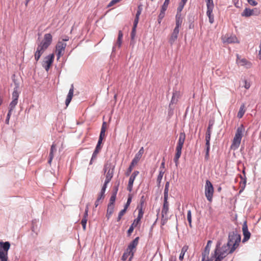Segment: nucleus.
Masks as SVG:
<instances>
[{
	"mask_svg": "<svg viewBox=\"0 0 261 261\" xmlns=\"http://www.w3.org/2000/svg\"><path fill=\"white\" fill-rule=\"evenodd\" d=\"M139 240V237H136L134 240H133L128 245L126 251H133V249H135L136 246L138 245Z\"/></svg>",
	"mask_w": 261,
	"mask_h": 261,
	"instance_id": "nucleus-15",
	"label": "nucleus"
},
{
	"mask_svg": "<svg viewBox=\"0 0 261 261\" xmlns=\"http://www.w3.org/2000/svg\"><path fill=\"white\" fill-rule=\"evenodd\" d=\"M242 173H243V175H241V174L240 175V177L242 181H243L244 186H243V187H242V190H241L240 191V192L244 189V188L246 186V181H247V178L246 177V173H245V168H244V169L242 171Z\"/></svg>",
	"mask_w": 261,
	"mask_h": 261,
	"instance_id": "nucleus-28",
	"label": "nucleus"
},
{
	"mask_svg": "<svg viewBox=\"0 0 261 261\" xmlns=\"http://www.w3.org/2000/svg\"><path fill=\"white\" fill-rule=\"evenodd\" d=\"M115 165H113V164L109 161H107L103 167V171L105 174L107 171H114Z\"/></svg>",
	"mask_w": 261,
	"mask_h": 261,
	"instance_id": "nucleus-20",
	"label": "nucleus"
},
{
	"mask_svg": "<svg viewBox=\"0 0 261 261\" xmlns=\"http://www.w3.org/2000/svg\"><path fill=\"white\" fill-rule=\"evenodd\" d=\"M225 42H227L228 43H233L238 42V38L234 35L230 36L227 38L226 40L224 41Z\"/></svg>",
	"mask_w": 261,
	"mask_h": 261,
	"instance_id": "nucleus-29",
	"label": "nucleus"
},
{
	"mask_svg": "<svg viewBox=\"0 0 261 261\" xmlns=\"http://www.w3.org/2000/svg\"><path fill=\"white\" fill-rule=\"evenodd\" d=\"M170 3V0H165L164 4L162 6L161 9L163 10V11H166L168 5Z\"/></svg>",
	"mask_w": 261,
	"mask_h": 261,
	"instance_id": "nucleus-44",
	"label": "nucleus"
},
{
	"mask_svg": "<svg viewBox=\"0 0 261 261\" xmlns=\"http://www.w3.org/2000/svg\"><path fill=\"white\" fill-rule=\"evenodd\" d=\"M114 171H107L106 173V177L105 181L110 182L113 178Z\"/></svg>",
	"mask_w": 261,
	"mask_h": 261,
	"instance_id": "nucleus-33",
	"label": "nucleus"
},
{
	"mask_svg": "<svg viewBox=\"0 0 261 261\" xmlns=\"http://www.w3.org/2000/svg\"><path fill=\"white\" fill-rule=\"evenodd\" d=\"M187 220L189 222V226L192 228V214H191V211L189 210L187 213Z\"/></svg>",
	"mask_w": 261,
	"mask_h": 261,
	"instance_id": "nucleus-39",
	"label": "nucleus"
},
{
	"mask_svg": "<svg viewBox=\"0 0 261 261\" xmlns=\"http://www.w3.org/2000/svg\"><path fill=\"white\" fill-rule=\"evenodd\" d=\"M214 257H211V258H210L208 257H205V256H202V259H201V261H212L213 258H214Z\"/></svg>",
	"mask_w": 261,
	"mask_h": 261,
	"instance_id": "nucleus-63",
	"label": "nucleus"
},
{
	"mask_svg": "<svg viewBox=\"0 0 261 261\" xmlns=\"http://www.w3.org/2000/svg\"><path fill=\"white\" fill-rule=\"evenodd\" d=\"M214 187L212 182L207 179L205 185V195L209 202H212L214 194Z\"/></svg>",
	"mask_w": 261,
	"mask_h": 261,
	"instance_id": "nucleus-6",
	"label": "nucleus"
},
{
	"mask_svg": "<svg viewBox=\"0 0 261 261\" xmlns=\"http://www.w3.org/2000/svg\"><path fill=\"white\" fill-rule=\"evenodd\" d=\"M56 144L54 143L51 146L49 154L54 155V152L56 151Z\"/></svg>",
	"mask_w": 261,
	"mask_h": 261,
	"instance_id": "nucleus-51",
	"label": "nucleus"
},
{
	"mask_svg": "<svg viewBox=\"0 0 261 261\" xmlns=\"http://www.w3.org/2000/svg\"><path fill=\"white\" fill-rule=\"evenodd\" d=\"M118 188H119V184H118L117 185L114 186L113 188L112 194H114L115 195H117V192L118 191Z\"/></svg>",
	"mask_w": 261,
	"mask_h": 261,
	"instance_id": "nucleus-53",
	"label": "nucleus"
},
{
	"mask_svg": "<svg viewBox=\"0 0 261 261\" xmlns=\"http://www.w3.org/2000/svg\"><path fill=\"white\" fill-rule=\"evenodd\" d=\"M221 242L217 243L214 253L212 254V257L215 258V261H222V260L229 254L232 253L234 251H232V245L227 242L220 247Z\"/></svg>",
	"mask_w": 261,
	"mask_h": 261,
	"instance_id": "nucleus-1",
	"label": "nucleus"
},
{
	"mask_svg": "<svg viewBox=\"0 0 261 261\" xmlns=\"http://www.w3.org/2000/svg\"><path fill=\"white\" fill-rule=\"evenodd\" d=\"M45 50V49L38 45L36 51L34 54L35 59L36 61H38L39 60L41 56L43 54Z\"/></svg>",
	"mask_w": 261,
	"mask_h": 261,
	"instance_id": "nucleus-18",
	"label": "nucleus"
},
{
	"mask_svg": "<svg viewBox=\"0 0 261 261\" xmlns=\"http://www.w3.org/2000/svg\"><path fill=\"white\" fill-rule=\"evenodd\" d=\"M138 224L139 223H136V222L134 220L133 223L131 224L129 228L127 230V234L128 237H129L131 235L132 233L133 232V231L134 229V227H137Z\"/></svg>",
	"mask_w": 261,
	"mask_h": 261,
	"instance_id": "nucleus-30",
	"label": "nucleus"
},
{
	"mask_svg": "<svg viewBox=\"0 0 261 261\" xmlns=\"http://www.w3.org/2000/svg\"><path fill=\"white\" fill-rule=\"evenodd\" d=\"M137 208L139 210L138 215L137 218L135 219V220L136 222V223H139L141 219L143 217L144 212L143 211V207H140L139 206H138Z\"/></svg>",
	"mask_w": 261,
	"mask_h": 261,
	"instance_id": "nucleus-25",
	"label": "nucleus"
},
{
	"mask_svg": "<svg viewBox=\"0 0 261 261\" xmlns=\"http://www.w3.org/2000/svg\"><path fill=\"white\" fill-rule=\"evenodd\" d=\"M137 25L138 23H133V27L130 33V37L132 39H134L135 38Z\"/></svg>",
	"mask_w": 261,
	"mask_h": 261,
	"instance_id": "nucleus-37",
	"label": "nucleus"
},
{
	"mask_svg": "<svg viewBox=\"0 0 261 261\" xmlns=\"http://www.w3.org/2000/svg\"><path fill=\"white\" fill-rule=\"evenodd\" d=\"M18 103V100L12 99V101L9 104V110L10 111H13V109L15 108L16 106Z\"/></svg>",
	"mask_w": 261,
	"mask_h": 261,
	"instance_id": "nucleus-34",
	"label": "nucleus"
},
{
	"mask_svg": "<svg viewBox=\"0 0 261 261\" xmlns=\"http://www.w3.org/2000/svg\"><path fill=\"white\" fill-rule=\"evenodd\" d=\"M188 249V246H187L186 245H185L182 248V249L181 250L180 253L179 254V259L180 260H182V259H184V255L185 254V253L187 252Z\"/></svg>",
	"mask_w": 261,
	"mask_h": 261,
	"instance_id": "nucleus-32",
	"label": "nucleus"
},
{
	"mask_svg": "<svg viewBox=\"0 0 261 261\" xmlns=\"http://www.w3.org/2000/svg\"><path fill=\"white\" fill-rule=\"evenodd\" d=\"M87 222V219H85V218H83L82 219L81 224L82 225L84 230H85L86 229Z\"/></svg>",
	"mask_w": 261,
	"mask_h": 261,
	"instance_id": "nucleus-54",
	"label": "nucleus"
},
{
	"mask_svg": "<svg viewBox=\"0 0 261 261\" xmlns=\"http://www.w3.org/2000/svg\"><path fill=\"white\" fill-rule=\"evenodd\" d=\"M39 220H34L32 221V227H31V229H32V231H33L34 232H36V230H37V225H36V223L37 222H38Z\"/></svg>",
	"mask_w": 261,
	"mask_h": 261,
	"instance_id": "nucleus-46",
	"label": "nucleus"
},
{
	"mask_svg": "<svg viewBox=\"0 0 261 261\" xmlns=\"http://www.w3.org/2000/svg\"><path fill=\"white\" fill-rule=\"evenodd\" d=\"M185 139H186L185 133L184 132H180L179 133V139H178V142H177V144L183 146L184 144L185 141Z\"/></svg>",
	"mask_w": 261,
	"mask_h": 261,
	"instance_id": "nucleus-24",
	"label": "nucleus"
},
{
	"mask_svg": "<svg viewBox=\"0 0 261 261\" xmlns=\"http://www.w3.org/2000/svg\"><path fill=\"white\" fill-rule=\"evenodd\" d=\"M55 56L53 54H51L46 56L43 60L42 65L46 71H48L50 66L54 62Z\"/></svg>",
	"mask_w": 261,
	"mask_h": 261,
	"instance_id": "nucleus-8",
	"label": "nucleus"
},
{
	"mask_svg": "<svg viewBox=\"0 0 261 261\" xmlns=\"http://www.w3.org/2000/svg\"><path fill=\"white\" fill-rule=\"evenodd\" d=\"M132 196L131 195L129 194L128 198H127V202L124 205V206L123 208L124 209H125L127 211L128 207L129 206V205L132 202Z\"/></svg>",
	"mask_w": 261,
	"mask_h": 261,
	"instance_id": "nucleus-41",
	"label": "nucleus"
},
{
	"mask_svg": "<svg viewBox=\"0 0 261 261\" xmlns=\"http://www.w3.org/2000/svg\"><path fill=\"white\" fill-rule=\"evenodd\" d=\"M137 208L139 210L138 215L137 218L135 219V220L136 222V223H139L141 219L143 217L144 212L143 211V207H140L139 206H138Z\"/></svg>",
	"mask_w": 261,
	"mask_h": 261,
	"instance_id": "nucleus-26",
	"label": "nucleus"
},
{
	"mask_svg": "<svg viewBox=\"0 0 261 261\" xmlns=\"http://www.w3.org/2000/svg\"><path fill=\"white\" fill-rule=\"evenodd\" d=\"M10 246L9 241H0V261H8V251Z\"/></svg>",
	"mask_w": 261,
	"mask_h": 261,
	"instance_id": "nucleus-4",
	"label": "nucleus"
},
{
	"mask_svg": "<svg viewBox=\"0 0 261 261\" xmlns=\"http://www.w3.org/2000/svg\"><path fill=\"white\" fill-rule=\"evenodd\" d=\"M170 186L169 181H167L165 184V189L164 191V196H168L169 188Z\"/></svg>",
	"mask_w": 261,
	"mask_h": 261,
	"instance_id": "nucleus-40",
	"label": "nucleus"
},
{
	"mask_svg": "<svg viewBox=\"0 0 261 261\" xmlns=\"http://www.w3.org/2000/svg\"><path fill=\"white\" fill-rule=\"evenodd\" d=\"M247 2L252 6H256L257 5V2L255 0H247Z\"/></svg>",
	"mask_w": 261,
	"mask_h": 261,
	"instance_id": "nucleus-60",
	"label": "nucleus"
},
{
	"mask_svg": "<svg viewBox=\"0 0 261 261\" xmlns=\"http://www.w3.org/2000/svg\"><path fill=\"white\" fill-rule=\"evenodd\" d=\"M245 104L242 103L240 106L239 111L237 114V117L239 119L242 118L243 117V116H244V115L246 112V110L245 109Z\"/></svg>",
	"mask_w": 261,
	"mask_h": 261,
	"instance_id": "nucleus-27",
	"label": "nucleus"
},
{
	"mask_svg": "<svg viewBox=\"0 0 261 261\" xmlns=\"http://www.w3.org/2000/svg\"><path fill=\"white\" fill-rule=\"evenodd\" d=\"M168 196H164L163 205L162 210V217L164 218L169 211V203L168 201Z\"/></svg>",
	"mask_w": 261,
	"mask_h": 261,
	"instance_id": "nucleus-11",
	"label": "nucleus"
},
{
	"mask_svg": "<svg viewBox=\"0 0 261 261\" xmlns=\"http://www.w3.org/2000/svg\"><path fill=\"white\" fill-rule=\"evenodd\" d=\"M139 172L138 171H135L130 175L129 178L128 186L127 188V190L129 191V192H131L132 191L134 180L136 176L139 174Z\"/></svg>",
	"mask_w": 261,
	"mask_h": 261,
	"instance_id": "nucleus-10",
	"label": "nucleus"
},
{
	"mask_svg": "<svg viewBox=\"0 0 261 261\" xmlns=\"http://www.w3.org/2000/svg\"><path fill=\"white\" fill-rule=\"evenodd\" d=\"M165 12L166 11H163V10L161 9L160 13L158 16V17H159L160 19H163L165 17Z\"/></svg>",
	"mask_w": 261,
	"mask_h": 261,
	"instance_id": "nucleus-59",
	"label": "nucleus"
},
{
	"mask_svg": "<svg viewBox=\"0 0 261 261\" xmlns=\"http://www.w3.org/2000/svg\"><path fill=\"white\" fill-rule=\"evenodd\" d=\"M114 206L108 205L106 217L109 220L114 212Z\"/></svg>",
	"mask_w": 261,
	"mask_h": 261,
	"instance_id": "nucleus-31",
	"label": "nucleus"
},
{
	"mask_svg": "<svg viewBox=\"0 0 261 261\" xmlns=\"http://www.w3.org/2000/svg\"><path fill=\"white\" fill-rule=\"evenodd\" d=\"M172 96L178 99L180 96V91L174 89L172 93Z\"/></svg>",
	"mask_w": 261,
	"mask_h": 261,
	"instance_id": "nucleus-48",
	"label": "nucleus"
},
{
	"mask_svg": "<svg viewBox=\"0 0 261 261\" xmlns=\"http://www.w3.org/2000/svg\"><path fill=\"white\" fill-rule=\"evenodd\" d=\"M116 199V195L112 194L110 199L109 203L108 205L114 206V203Z\"/></svg>",
	"mask_w": 261,
	"mask_h": 261,
	"instance_id": "nucleus-38",
	"label": "nucleus"
},
{
	"mask_svg": "<svg viewBox=\"0 0 261 261\" xmlns=\"http://www.w3.org/2000/svg\"><path fill=\"white\" fill-rule=\"evenodd\" d=\"M52 41V35L50 33H47L44 34L43 39L38 44V45L46 50L51 44Z\"/></svg>",
	"mask_w": 261,
	"mask_h": 261,
	"instance_id": "nucleus-7",
	"label": "nucleus"
},
{
	"mask_svg": "<svg viewBox=\"0 0 261 261\" xmlns=\"http://www.w3.org/2000/svg\"><path fill=\"white\" fill-rule=\"evenodd\" d=\"M164 173V172L163 170H161L160 171L159 174L157 177V182H158L159 184H160L161 182Z\"/></svg>",
	"mask_w": 261,
	"mask_h": 261,
	"instance_id": "nucleus-47",
	"label": "nucleus"
},
{
	"mask_svg": "<svg viewBox=\"0 0 261 261\" xmlns=\"http://www.w3.org/2000/svg\"><path fill=\"white\" fill-rule=\"evenodd\" d=\"M143 152H144V149H143V147H142L140 148L139 151L135 154V157L132 160V161L129 166V167L127 169V171L125 173V174L126 176H128L130 174V173L132 172L134 166L138 163L139 161L141 158V156L142 155V154L143 153Z\"/></svg>",
	"mask_w": 261,
	"mask_h": 261,
	"instance_id": "nucleus-5",
	"label": "nucleus"
},
{
	"mask_svg": "<svg viewBox=\"0 0 261 261\" xmlns=\"http://www.w3.org/2000/svg\"><path fill=\"white\" fill-rule=\"evenodd\" d=\"M73 91H74L73 85L72 84L71 86V87L69 89V91L68 92L66 100H65V105H66V106H68L71 101V99H72L73 95Z\"/></svg>",
	"mask_w": 261,
	"mask_h": 261,
	"instance_id": "nucleus-16",
	"label": "nucleus"
},
{
	"mask_svg": "<svg viewBox=\"0 0 261 261\" xmlns=\"http://www.w3.org/2000/svg\"><path fill=\"white\" fill-rule=\"evenodd\" d=\"M195 17L193 14H189L188 16V20L189 23V29H193L194 28Z\"/></svg>",
	"mask_w": 261,
	"mask_h": 261,
	"instance_id": "nucleus-23",
	"label": "nucleus"
},
{
	"mask_svg": "<svg viewBox=\"0 0 261 261\" xmlns=\"http://www.w3.org/2000/svg\"><path fill=\"white\" fill-rule=\"evenodd\" d=\"M242 231H243V237H244L243 240H242V243H244L249 240V239H250V236H251V233L250 232V231L248 230L246 221L244 222V223L243 224Z\"/></svg>",
	"mask_w": 261,
	"mask_h": 261,
	"instance_id": "nucleus-9",
	"label": "nucleus"
},
{
	"mask_svg": "<svg viewBox=\"0 0 261 261\" xmlns=\"http://www.w3.org/2000/svg\"><path fill=\"white\" fill-rule=\"evenodd\" d=\"M241 241V236L237 232V230L229 232L227 242L232 245V251H235L239 247Z\"/></svg>",
	"mask_w": 261,
	"mask_h": 261,
	"instance_id": "nucleus-2",
	"label": "nucleus"
},
{
	"mask_svg": "<svg viewBox=\"0 0 261 261\" xmlns=\"http://www.w3.org/2000/svg\"><path fill=\"white\" fill-rule=\"evenodd\" d=\"M123 35V34L122 32L120 30L119 31L117 42L115 45L113 47V52H114L115 51V47L116 45H118L119 48L121 47Z\"/></svg>",
	"mask_w": 261,
	"mask_h": 261,
	"instance_id": "nucleus-17",
	"label": "nucleus"
},
{
	"mask_svg": "<svg viewBox=\"0 0 261 261\" xmlns=\"http://www.w3.org/2000/svg\"><path fill=\"white\" fill-rule=\"evenodd\" d=\"M145 202V196L144 195H142L141 197L140 201V205H139L140 207H143L144 204Z\"/></svg>",
	"mask_w": 261,
	"mask_h": 261,
	"instance_id": "nucleus-57",
	"label": "nucleus"
},
{
	"mask_svg": "<svg viewBox=\"0 0 261 261\" xmlns=\"http://www.w3.org/2000/svg\"><path fill=\"white\" fill-rule=\"evenodd\" d=\"M254 9H251L250 8H246L243 12L241 13L242 16H245L246 17H250L253 15Z\"/></svg>",
	"mask_w": 261,
	"mask_h": 261,
	"instance_id": "nucleus-21",
	"label": "nucleus"
},
{
	"mask_svg": "<svg viewBox=\"0 0 261 261\" xmlns=\"http://www.w3.org/2000/svg\"><path fill=\"white\" fill-rule=\"evenodd\" d=\"M19 88V85L18 83H15V87L14 88L12 94V99H15L18 100L19 94L20 93V91H18V89Z\"/></svg>",
	"mask_w": 261,
	"mask_h": 261,
	"instance_id": "nucleus-14",
	"label": "nucleus"
},
{
	"mask_svg": "<svg viewBox=\"0 0 261 261\" xmlns=\"http://www.w3.org/2000/svg\"><path fill=\"white\" fill-rule=\"evenodd\" d=\"M212 242H213L211 240H208L207 242L206 245L205 247L204 250L202 252L201 256L207 257H208Z\"/></svg>",
	"mask_w": 261,
	"mask_h": 261,
	"instance_id": "nucleus-13",
	"label": "nucleus"
},
{
	"mask_svg": "<svg viewBox=\"0 0 261 261\" xmlns=\"http://www.w3.org/2000/svg\"><path fill=\"white\" fill-rule=\"evenodd\" d=\"M126 212V210L123 208L119 213L118 217L117 218V222H119L121 219L122 217L124 215Z\"/></svg>",
	"mask_w": 261,
	"mask_h": 261,
	"instance_id": "nucleus-45",
	"label": "nucleus"
},
{
	"mask_svg": "<svg viewBox=\"0 0 261 261\" xmlns=\"http://www.w3.org/2000/svg\"><path fill=\"white\" fill-rule=\"evenodd\" d=\"M206 7H207L206 15H207V17H209L210 16H213V14L212 13H213V11L214 6H212V5L206 6Z\"/></svg>",
	"mask_w": 261,
	"mask_h": 261,
	"instance_id": "nucleus-36",
	"label": "nucleus"
},
{
	"mask_svg": "<svg viewBox=\"0 0 261 261\" xmlns=\"http://www.w3.org/2000/svg\"><path fill=\"white\" fill-rule=\"evenodd\" d=\"M12 111H10L9 110H8V112L7 115L6 119L5 120V123L7 124H9V120H10V117L12 115Z\"/></svg>",
	"mask_w": 261,
	"mask_h": 261,
	"instance_id": "nucleus-52",
	"label": "nucleus"
},
{
	"mask_svg": "<svg viewBox=\"0 0 261 261\" xmlns=\"http://www.w3.org/2000/svg\"><path fill=\"white\" fill-rule=\"evenodd\" d=\"M188 0H181L179 3L178 7H177V11L179 12H181L185 5L187 3Z\"/></svg>",
	"mask_w": 261,
	"mask_h": 261,
	"instance_id": "nucleus-35",
	"label": "nucleus"
},
{
	"mask_svg": "<svg viewBox=\"0 0 261 261\" xmlns=\"http://www.w3.org/2000/svg\"><path fill=\"white\" fill-rule=\"evenodd\" d=\"M182 22V17L181 16V12L177 11L175 15V27L180 28Z\"/></svg>",
	"mask_w": 261,
	"mask_h": 261,
	"instance_id": "nucleus-19",
	"label": "nucleus"
},
{
	"mask_svg": "<svg viewBox=\"0 0 261 261\" xmlns=\"http://www.w3.org/2000/svg\"><path fill=\"white\" fill-rule=\"evenodd\" d=\"M213 122L211 121H210L208 122V126L207 128L206 132H211L212 133L211 129L213 127Z\"/></svg>",
	"mask_w": 261,
	"mask_h": 261,
	"instance_id": "nucleus-61",
	"label": "nucleus"
},
{
	"mask_svg": "<svg viewBox=\"0 0 261 261\" xmlns=\"http://www.w3.org/2000/svg\"><path fill=\"white\" fill-rule=\"evenodd\" d=\"M179 28L178 27H175V28L174 29L172 33L171 37L169 40V42L171 45H172L177 39L178 35L179 34Z\"/></svg>",
	"mask_w": 261,
	"mask_h": 261,
	"instance_id": "nucleus-12",
	"label": "nucleus"
},
{
	"mask_svg": "<svg viewBox=\"0 0 261 261\" xmlns=\"http://www.w3.org/2000/svg\"><path fill=\"white\" fill-rule=\"evenodd\" d=\"M66 43L63 42L62 41H59L56 45V50L63 52L66 47Z\"/></svg>",
	"mask_w": 261,
	"mask_h": 261,
	"instance_id": "nucleus-22",
	"label": "nucleus"
},
{
	"mask_svg": "<svg viewBox=\"0 0 261 261\" xmlns=\"http://www.w3.org/2000/svg\"><path fill=\"white\" fill-rule=\"evenodd\" d=\"M245 130V127L243 124H241L240 126L237 128L235 136L233 139L231 146V148H233L234 149H236L239 147Z\"/></svg>",
	"mask_w": 261,
	"mask_h": 261,
	"instance_id": "nucleus-3",
	"label": "nucleus"
},
{
	"mask_svg": "<svg viewBox=\"0 0 261 261\" xmlns=\"http://www.w3.org/2000/svg\"><path fill=\"white\" fill-rule=\"evenodd\" d=\"M130 257L127 261H132L134 256V252L133 251H129Z\"/></svg>",
	"mask_w": 261,
	"mask_h": 261,
	"instance_id": "nucleus-64",
	"label": "nucleus"
},
{
	"mask_svg": "<svg viewBox=\"0 0 261 261\" xmlns=\"http://www.w3.org/2000/svg\"><path fill=\"white\" fill-rule=\"evenodd\" d=\"M119 2H120V0H112L108 4V7H111Z\"/></svg>",
	"mask_w": 261,
	"mask_h": 261,
	"instance_id": "nucleus-62",
	"label": "nucleus"
},
{
	"mask_svg": "<svg viewBox=\"0 0 261 261\" xmlns=\"http://www.w3.org/2000/svg\"><path fill=\"white\" fill-rule=\"evenodd\" d=\"M129 255V251H127V252H124L121 257V260L123 261L126 260Z\"/></svg>",
	"mask_w": 261,
	"mask_h": 261,
	"instance_id": "nucleus-50",
	"label": "nucleus"
},
{
	"mask_svg": "<svg viewBox=\"0 0 261 261\" xmlns=\"http://www.w3.org/2000/svg\"><path fill=\"white\" fill-rule=\"evenodd\" d=\"M177 101L178 99H177L176 98L172 96L171 100L169 106V110L170 111L173 110V108H172V105L176 103L177 102Z\"/></svg>",
	"mask_w": 261,
	"mask_h": 261,
	"instance_id": "nucleus-42",
	"label": "nucleus"
},
{
	"mask_svg": "<svg viewBox=\"0 0 261 261\" xmlns=\"http://www.w3.org/2000/svg\"><path fill=\"white\" fill-rule=\"evenodd\" d=\"M141 12H142L141 11H139L138 10L137 11V13L136 14L134 23L138 24L139 20V17H140V14H141Z\"/></svg>",
	"mask_w": 261,
	"mask_h": 261,
	"instance_id": "nucleus-49",
	"label": "nucleus"
},
{
	"mask_svg": "<svg viewBox=\"0 0 261 261\" xmlns=\"http://www.w3.org/2000/svg\"><path fill=\"white\" fill-rule=\"evenodd\" d=\"M244 87H245V88L246 89H249L250 87V83L246 80H245L244 81Z\"/></svg>",
	"mask_w": 261,
	"mask_h": 261,
	"instance_id": "nucleus-58",
	"label": "nucleus"
},
{
	"mask_svg": "<svg viewBox=\"0 0 261 261\" xmlns=\"http://www.w3.org/2000/svg\"><path fill=\"white\" fill-rule=\"evenodd\" d=\"M101 147H97V146H96L93 152V154H92V156H93V159H96L97 158V154L99 153V152L100 151V150H101Z\"/></svg>",
	"mask_w": 261,
	"mask_h": 261,
	"instance_id": "nucleus-43",
	"label": "nucleus"
},
{
	"mask_svg": "<svg viewBox=\"0 0 261 261\" xmlns=\"http://www.w3.org/2000/svg\"><path fill=\"white\" fill-rule=\"evenodd\" d=\"M107 127V123L105 121H103L102 124V126L101 127L100 133H106Z\"/></svg>",
	"mask_w": 261,
	"mask_h": 261,
	"instance_id": "nucleus-55",
	"label": "nucleus"
},
{
	"mask_svg": "<svg viewBox=\"0 0 261 261\" xmlns=\"http://www.w3.org/2000/svg\"><path fill=\"white\" fill-rule=\"evenodd\" d=\"M88 211H89V208H88V205L87 204L86 205V208H85V212H84V216H83V218H85V219H87V217H88Z\"/></svg>",
	"mask_w": 261,
	"mask_h": 261,
	"instance_id": "nucleus-56",
	"label": "nucleus"
}]
</instances>
